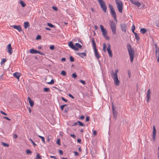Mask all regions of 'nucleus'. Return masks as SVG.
I'll return each instance as SVG.
<instances>
[{"instance_id":"c03bdc74","label":"nucleus","mask_w":159,"mask_h":159,"mask_svg":"<svg viewBox=\"0 0 159 159\" xmlns=\"http://www.w3.org/2000/svg\"><path fill=\"white\" fill-rule=\"evenodd\" d=\"M55 48V47L53 45L50 46V50H53Z\"/></svg>"},{"instance_id":"052dcab7","label":"nucleus","mask_w":159,"mask_h":159,"mask_svg":"<svg viewBox=\"0 0 159 159\" xmlns=\"http://www.w3.org/2000/svg\"><path fill=\"white\" fill-rule=\"evenodd\" d=\"M70 136L72 137L74 139H75L76 138V136L74 134H70Z\"/></svg>"},{"instance_id":"f257e3e1","label":"nucleus","mask_w":159,"mask_h":159,"mask_svg":"<svg viewBox=\"0 0 159 159\" xmlns=\"http://www.w3.org/2000/svg\"><path fill=\"white\" fill-rule=\"evenodd\" d=\"M127 48L129 56L130 57V61L132 62L134 56V49L132 48L131 46L129 43L127 45Z\"/></svg>"},{"instance_id":"13d9d810","label":"nucleus","mask_w":159,"mask_h":159,"mask_svg":"<svg viewBox=\"0 0 159 159\" xmlns=\"http://www.w3.org/2000/svg\"><path fill=\"white\" fill-rule=\"evenodd\" d=\"M57 143L59 145H60V139H58L57 140Z\"/></svg>"},{"instance_id":"9b49d317","label":"nucleus","mask_w":159,"mask_h":159,"mask_svg":"<svg viewBox=\"0 0 159 159\" xmlns=\"http://www.w3.org/2000/svg\"><path fill=\"white\" fill-rule=\"evenodd\" d=\"M108 47L107 48V51L109 53V56L110 57H112V54L111 50V45L110 44L108 43Z\"/></svg>"},{"instance_id":"5fc2aeb1","label":"nucleus","mask_w":159,"mask_h":159,"mask_svg":"<svg viewBox=\"0 0 159 159\" xmlns=\"http://www.w3.org/2000/svg\"><path fill=\"white\" fill-rule=\"evenodd\" d=\"M0 112L3 115H5V116H7V114L5 112L3 111H0Z\"/></svg>"},{"instance_id":"a18cd8bd","label":"nucleus","mask_w":159,"mask_h":159,"mask_svg":"<svg viewBox=\"0 0 159 159\" xmlns=\"http://www.w3.org/2000/svg\"><path fill=\"white\" fill-rule=\"evenodd\" d=\"M49 90V89L48 88H44V91L45 92H47Z\"/></svg>"},{"instance_id":"dca6fc26","label":"nucleus","mask_w":159,"mask_h":159,"mask_svg":"<svg viewBox=\"0 0 159 159\" xmlns=\"http://www.w3.org/2000/svg\"><path fill=\"white\" fill-rule=\"evenodd\" d=\"M156 130L155 126L153 127V131L152 134V138L154 140L156 138Z\"/></svg>"},{"instance_id":"423d86ee","label":"nucleus","mask_w":159,"mask_h":159,"mask_svg":"<svg viewBox=\"0 0 159 159\" xmlns=\"http://www.w3.org/2000/svg\"><path fill=\"white\" fill-rule=\"evenodd\" d=\"M109 25L113 33L116 34V27L115 23L112 21L110 22Z\"/></svg>"},{"instance_id":"79ce46f5","label":"nucleus","mask_w":159,"mask_h":159,"mask_svg":"<svg viewBox=\"0 0 159 159\" xmlns=\"http://www.w3.org/2000/svg\"><path fill=\"white\" fill-rule=\"evenodd\" d=\"M30 140L31 141V143L33 144L34 146H35L36 145V144L31 139H30Z\"/></svg>"},{"instance_id":"e2e57ef3","label":"nucleus","mask_w":159,"mask_h":159,"mask_svg":"<svg viewBox=\"0 0 159 159\" xmlns=\"http://www.w3.org/2000/svg\"><path fill=\"white\" fill-rule=\"evenodd\" d=\"M3 118L4 119H5L8 120H11L10 118H8L7 117L4 116V117Z\"/></svg>"},{"instance_id":"f8f14e48","label":"nucleus","mask_w":159,"mask_h":159,"mask_svg":"<svg viewBox=\"0 0 159 159\" xmlns=\"http://www.w3.org/2000/svg\"><path fill=\"white\" fill-rule=\"evenodd\" d=\"M150 93H151V91L150 90V89H149L148 90V91L147 92V95H146V97L147 98V102H148L150 98Z\"/></svg>"},{"instance_id":"ddd939ff","label":"nucleus","mask_w":159,"mask_h":159,"mask_svg":"<svg viewBox=\"0 0 159 159\" xmlns=\"http://www.w3.org/2000/svg\"><path fill=\"white\" fill-rule=\"evenodd\" d=\"M121 29L122 30L125 32H126V25L125 23L121 24L120 25Z\"/></svg>"},{"instance_id":"338daca9","label":"nucleus","mask_w":159,"mask_h":159,"mask_svg":"<svg viewBox=\"0 0 159 159\" xmlns=\"http://www.w3.org/2000/svg\"><path fill=\"white\" fill-rule=\"evenodd\" d=\"M53 122L52 123H50L52 125H53L55 123V120L54 119H53Z\"/></svg>"},{"instance_id":"f704fd0d","label":"nucleus","mask_w":159,"mask_h":159,"mask_svg":"<svg viewBox=\"0 0 159 159\" xmlns=\"http://www.w3.org/2000/svg\"><path fill=\"white\" fill-rule=\"evenodd\" d=\"M70 61H71V62H72L74 61V58H73V57H72L71 56L70 57Z\"/></svg>"},{"instance_id":"4d7b16f0","label":"nucleus","mask_w":159,"mask_h":159,"mask_svg":"<svg viewBox=\"0 0 159 159\" xmlns=\"http://www.w3.org/2000/svg\"><path fill=\"white\" fill-rule=\"evenodd\" d=\"M128 74L129 77L130 78L131 76V72L129 70H128Z\"/></svg>"},{"instance_id":"2eb2a0df","label":"nucleus","mask_w":159,"mask_h":159,"mask_svg":"<svg viewBox=\"0 0 159 159\" xmlns=\"http://www.w3.org/2000/svg\"><path fill=\"white\" fill-rule=\"evenodd\" d=\"M12 27H13L14 29L17 30L18 31L20 32L22 30L21 26L20 25H13Z\"/></svg>"},{"instance_id":"7ed1b4c3","label":"nucleus","mask_w":159,"mask_h":159,"mask_svg":"<svg viewBox=\"0 0 159 159\" xmlns=\"http://www.w3.org/2000/svg\"><path fill=\"white\" fill-rule=\"evenodd\" d=\"M109 7L110 10V13L112 16L113 17L114 20L117 22L116 15L115 10L112 5L109 4L108 5Z\"/></svg>"},{"instance_id":"a211bd4d","label":"nucleus","mask_w":159,"mask_h":159,"mask_svg":"<svg viewBox=\"0 0 159 159\" xmlns=\"http://www.w3.org/2000/svg\"><path fill=\"white\" fill-rule=\"evenodd\" d=\"M95 52V56L96 58L98 60L100 57V56L98 52L97 48L94 49Z\"/></svg>"},{"instance_id":"393cba45","label":"nucleus","mask_w":159,"mask_h":159,"mask_svg":"<svg viewBox=\"0 0 159 159\" xmlns=\"http://www.w3.org/2000/svg\"><path fill=\"white\" fill-rule=\"evenodd\" d=\"M6 61L7 60L5 58L2 59L1 62V65H2L4 63L6 62Z\"/></svg>"},{"instance_id":"4468645a","label":"nucleus","mask_w":159,"mask_h":159,"mask_svg":"<svg viewBox=\"0 0 159 159\" xmlns=\"http://www.w3.org/2000/svg\"><path fill=\"white\" fill-rule=\"evenodd\" d=\"M13 76L17 78L18 81L20 80V77L21 76L20 73L18 72H16L13 74Z\"/></svg>"},{"instance_id":"6e6d98bb","label":"nucleus","mask_w":159,"mask_h":159,"mask_svg":"<svg viewBox=\"0 0 159 159\" xmlns=\"http://www.w3.org/2000/svg\"><path fill=\"white\" fill-rule=\"evenodd\" d=\"M74 153L75 154V155L76 156H78L79 155V153L76 151L74 152Z\"/></svg>"},{"instance_id":"c9c22d12","label":"nucleus","mask_w":159,"mask_h":159,"mask_svg":"<svg viewBox=\"0 0 159 159\" xmlns=\"http://www.w3.org/2000/svg\"><path fill=\"white\" fill-rule=\"evenodd\" d=\"M72 77L74 78H75L77 77V75H76L75 73H74L72 74Z\"/></svg>"},{"instance_id":"69168bd1","label":"nucleus","mask_w":159,"mask_h":159,"mask_svg":"<svg viewBox=\"0 0 159 159\" xmlns=\"http://www.w3.org/2000/svg\"><path fill=\"white\" fill-rule=\"evenodd\" d=\"M85 117L84 116H81L80 117V119L81 120H83L84 119Z\"/></svg>"},{"instance_id":"1a4fd4ad","label":"nucleus","mask_w":159,"mask_h":159,"mask_svg":"<svg viewBox=\"0 0 159 159\" xmlns=\"http://www.w3.org/2000/svg\"><path fill=\"white\" fill-rule=\"evenodd\" d=\"M156 48L155 53L156 56L157 57V61L159 62V48L157 47V45H155Z\"/></svg>"},{"instance_id":"a19ab883","label":"nucleus","mask_w":159,"mask_h":159,"mask_svg":"<svg viewBox=\"0 0 159 159\" xmlns=\"http://www.w3.org/2000/svg\"><path fill=\"white\" fill-rule=\"evenodd\" d=\"M73 49L76 51H77L79 49V48H77V47H76L75 46Z\"/></svg>"},{"instance_id":"39448f33","label":"nucleus","mask_w":159,"mask_h":159,"mask_svg":"<svg viewBox=\"0 0 159 159\" xmlns=\"http://www.w3.org/2000/svg\"><path fill=\"white\" fill-rule=\"evenodd\" d=\"M98 1L102 10L105 13L106 12L107 6L103 0H98Z\"/></svg>"},{"instance_id":"864d4df0","label":"nucleus","mask_w":159,"mask_h":159,"mask_svg":"<svg viewBox=\"0 0 159 159\" xmlns=\"http://www.w3.org/2000/svg\"><path fill=\"white\" fill-rule=\"evenodd\" d=\"M61 98L63 101L65 102H67V100L66 99H65L64 97H61Z\"/></svg>"},{"instance_id":"9d476101","label":"nucleus","mask_w":159,"mask_h":159,"mask_svg":"<svg viewBox=\"0 0 159 159\" xmlns=\"http://www.w3.org/2000/svg\"><path fill=\"white\" fill-rule=\"evenodd\" d=\"M129 1L132 3L137 6L138 7H140L141 5L140 2L138 1L134 0H129Z\"/></svg>"},{"instance_id":"bf43d9fd","label":"nucleus","mask_w":159,"mask_h":159,"mask_svg":"<svg viewBox=\"0 0 159 159\" xmlns=\"http://www.w3.org/2000/svg\"><path fill=\"white\" fill-rule=\"evenodd\" d=\"M54 81L53 79H52L50 81V84H53L54 83Z\"/></svg>"},{"instance_id":"20e7f679","label":"nucleus","mask_w":159,"mask_h":159,"mask_svg":"<svg viewBox=\"0 0 159 159\" xmlns=\"http://www.w3.org/2000/svg\"><path fill=\"white\" fill-rule=\"evenodd\" d=\"M117 8L119 12L122 13L123 10V3L120 0H115Z\"/></svg>"},{"instance_id":"c756f323","label":"nucleus","mask_w":159,"mask_h":159,"mask_svg":"<svg viewBox=\"0 0 159 159\" xmlns=\"http://www.w3.org/2000/svg\"><path fill=\"white\" fill-rule=\"evenodd\" d=\"M20 4L23 7H25V3L22 1H21L20 2Z\"/></svg>"},{"instance_id":"4c0bfd02","label":"nucleus","mask_w":159,"mask_h":159,"mask_svg":"<svg viewBox=\"0 0 159 159\" xmlns=\"http://www.w3.org/2000/svg\"><path fill=\"white\" fill-rule=\"evenodd\" d=\"M26 153L27 154H30L32 153V152L29 150H27L26 151Z\"/></svg>"},{"instance_id":"c85d7f7f","label":"nucleus","mask_w":159,"mask_h":159,"mask_svg":"<svg viewBox=\"0 0 159 159\" xmlns=\"http://www.w3.org/2000/svg\"><path fill=\"white\" fill-rule=\"evenodd\" d=\"M75 46L77 47L80 48H82V46L80 44L77 43L75 44Z\"/></svg>"},{"instance_id":"6e6552de","label":"nucleus","mask_w":159,"mask_h":159,"mask_svg":"<svg viewBox=\"0 0 159 159\" xmlns=\"http://www.w3.org/2000/svg\"><path fill=\"white\" fill-rule=\"evenodd\" d=\"M6 49L7 52L10 54H12L13 52V50L11 46V44H9L7 45Z\"/></svg>"},{"instance_id":"3c124183","label":"nucleus","mask_w":159,"mask_h":159,"mask_svg":"<svg viewBox=\"0 0 159 159\" xmlns=\"http://www.w3.org/2000/svg\"><path fill=\"white\" fill-rule=\"evenodd\" d=\"M50 28H55L56 26L53 25H52V24L50 23Z\"/></svg>"},{"instance_id":"473e14b6","label":"nucleus","mask_w":159,"mask_h":159,"mask_svg":"<svg viewBox=\"0 0 159 159\" xmlns=\"http://www.w3.org/2000/svg\"><path fill=\"white\" fill-rule=\"evenodd\" d=\"M2 144L4 147H8L9 146L8 144L4 143V142H2Z\"/></svg>"},{"instance_id":"4be33fe9","label":"nucleus","mask_w":159,"mask_h":159,"mask_svg":"<svg viewBox=\"0 0 159 159\" xmlns=\"http://www.w3.org/2000/svg\"><path fill=\"white\" fill-rule=\"evenodd\" d=\"M30 53L34 54L37 53V50L34 49H31L30 50Z\"/></svg>"},{"instance_id":"58836bf2","label":"nucleus","mask_w":159,"mask_h":159,"mask_svg":"<svg viewBox=\"0 0 159 159\" xmlns=\"http://www.w3.org/2000/svg\"><path fill=\"white\" fill-rule=\"evenodd\" d=\"M52 8L55 11H57L58 10L57 7L55 6L52 7Z\"/></svg>"},{"instance_id":"0eeeda50","label":"nucleus","mask_w":159,"mask_h":159,"mask_svg":"<svg viewBox=\"0 0 159 159\" xmlns=\"http://www.w3.org/2000/svg\"><path fill=\"white\" fill-rule=\"evenodd\" d=\"M100 28L101 31L102 32L103 36L106 39L109 40V37L107 35V32L106 29L103 27V26L102 25H100Z\"/></svg>"},{"instance_id":"a878e982","label":"nucleus","mask_w":159,"mask_h":159,"mask_svg":"<svg viewBox=\"0 0 159 159\" xmlns=\"http://www.w3.org/2000/svg\"><path fill=\"white\" fill-rule=\"evenodd\" d=\"M103 50L104 52H106V48H107V45L105 43H104L103 44Z\"/></svg>"},{"instance_id":"f3484780","label":"nucleus","mask_w":159,"mask_h":159,"mask_svg":"<svg viewBox=\"0 0 159 159\" xmlns=\"http://www.w3.org/2000/svg\"><path fill=\"white\" fill-rule=\"evenodd\" d=\"M86 52V50H85V52H82V53H80V52H77V54L79 55V56H80L81 58H83L84 56L86 57V54L85 52Z\"/></svg>"},{"instance_id":"e433bc0d","label":"nucleus","mask_w":159,"mask_h":159,"mask_svg":"<svg viewBox=\"0 0 159 159\" xmlns=\"http://www.w3.org/2000/svg\"><path fill=\"white\" fill-rule=\"evenodd\" d=\"M67 105L66 104H64V105H61V109L62 110H63L64 109V108Z\"/></svg>"},{"instance_id":"ea45409f","label":"nucleus","mask_w":159,"mask_h":159,"mask_svg":"<svg viewBox=\"0 0 159 159\" xmlns=\"http://www.w3.org/2000/svg\"><path fill=\"white\" fill-rule=\"evenodd\" d=\"M90 120V118L89 116H86V121L87 122H88Z\"/></svg>"},{"instance_id":"bb28decb","label":"nucleus","mask_w":159,"mask_h":159,"mask_svg":"<svg viewBox=\"0 0 159 159\" xmlns=\"http://www.w3.org/2000/svg\"><path fill=\"white\" fill-rule=\"evenodd\" d=\"M35 159H42L41 156L39 155V153H37V154Z\"/></svg>"},{"instance_id":"72a5a7b5","label":"nucleus","mask_w":159,"mask_h":159,"mask_svg":"<svg viewBox=\"0 0 159 159\" xmlns=\"http://www.w3.org/2000/svg\"><path fill=\"white\" fill-rule=\"evenodd\" d=\"M61 74L64 76H65L66 75V73L65 71L63 70L61 71Z\"/></svg>"},{"instance_id":"0e129e2a","label":"nucleus","mask_w":159,"mask_h":159,"mask_svg":"<svg viewBox=\"0 0 159 159\" xmlns=\"http://www.w3.org/2000/svg\"><path fill=\"white\" fill-rule=\"evenodd\" d=\"M66 60V58L65 57L62 58L61 59V61H65Z\"/></svg>"},{"instance_id":"2f4dec72","label":"nucleus","mask_w":159,"mask_h":159,"mask_svg":"<svg viewBox=\"0 0 159 159\" xmlns=\"http://www.w3.org/2000/svg\"><path fill=\"white\" fill-rule=\"evenodd\" d=\"M135 26L134 25H133L131 27V30L133 33H134V30H135Z\"/></svg>"},{"instance_id":"774afa93","label":"nucleus","mask_w":159,"mask_h":159,"mask_svg":"<svg viewBox=\"0 0 159 159\" xmlns=\"http://www.w3.org/2000/svg\"><path fill=\"white\" fill-rule=\"evenodd\" d=\"M37 53H39L40 54H41V55H43V52H41L39 51H37Z\"/></svg>"},{"instance_id":"603ef678","label":"nucleus","mask_w":159,"mask_h":159,"mask_svg":"<svg viewBox=\"0 0 159 159\" xmlns=\"http://www.w3.org/2000/svg\"><path fill=\"white\" fill-rule=\"evenodd\" d=\"M93 133L94 135H96L97 134V132L96 130L93 131Z\"/></svg>"},{"instance_id":"8fccbe9b","label":"nucleus","mask_w":159,"mask_h":159,"mask_svg":"<svg viewBox=\"0 0 159 159\" xmlns=\"http://www.w3.org/2000/svg\"><path fill=\"white\" fill-rule=\"evenodd\" d=\"M68 96L70 97L71 98H72V99H74V97L72 95H71V94H68Z\"/></svg>"},{"instance_id":"680f3d73","label":"nucleus","mask_w":159,"mask_h":159,"mask_svg":"<svg viewBox=\"0 0 159 159\" xmlns=\"http://www.w3.org/2000/svg\"><path fill=\"white\" fill-rule=\"evenodd\" d=\"M113 115H115V114L117 115V111H116L115 110V111H113Z\"/></svg>"},{"instance_id":"412c9836","label":"nucleus","mask_w":159,"mask_h":159,"mask_svg":"<svg viewBox=\"0 0 159 159\" xmlns=\"http://www.w3.org/2000/svg\"><path fill=\"white\" fill-rule=\"evenodd\" d=\"M30 26L29 23L28 22H25L24 23V27L26 29Z\"/></svg>"},{"instance_id":"de8ad7c7","label":"nucleus","mask_w":159,"mask_h":159,"mask_svg":"<svg viewBox=\"0 0 159 159\" xmlns=\"http://www.w3.org/2000/svg\"><path fill=\"white\" fill-rule=\"evenodd\" d=\"M80 81L83 84H85V81H84L83 80H80Z\"/></svg>"},{"instance_id":"aec40b11","label":"nucleus","mask_w":159,"mask_h":159,"mask_svg":"<svg viewBox=\"0 0 159 159\" xmlns=\"http://www.w3.org/2000/svg\"><path fill=\"white\" fill-rule=\"evenodd\" d=\"M91 41H92V45L93 47V49H94L97 48L96 46V44L95 43L94 39L92 38V39Z\"/></svg>"},{"instance_id":"b1692460","label":"nucleus","mask_w":159,"mask_h":159,"mask_svg":"<svg viewBox=\"0 0 159 159\" xmlns=\"http://www.w3.org/2000/svg\"><path fill=\"white\" fill-rule=\"evenodd\" d=\"M68 46H69V47H70V48H71L72 49L75 46V45H74L73 44V43L71 41L69 43Z\"/></svg>"},{"instance_id":"7c9ffc66","label":"nucleus","mask_w":159,"mask_h":159,"mask_svg":"<svg viewBox=\"0 0 159 159\" xmlns=\"http://www.w3.org/2000/svg\"><path fill=\"white\" fill-rule=\"evenodd\" d=\"M38 137H39L41 139H42V141H43V142L44 143H45V139H44V137H43L41 136L40 135H38Z\"/></svg>"},{"instance_id":"5701e85b","label":"nucleus","mask_w":159,"mask_h":159,"mask_svg":"<svg viewBox=\"0 0 159 159\" xmlns=\"http://www.w3.org/2000/svg\"><path fill=\"white\" fill-rule=\"evenodd\" d=\"M140 32L142 34H144L147 32V30L145 28H141L140 29Z\"/></svg>"},{"instance_id":"37998d69","label":"nucleus","mask_w":159,"mask_h":159,"mask_svg":"<svg viewBox=\"0 0 159 159\" xmlns=\"http://www.w3.org/2000/svg\"><path fill=\"white\" fill-rule=\"evenodd\" d=\"M135 38L137 41H138L139 39H140V37L138 35L136 36L135 37Z\"/></svg>"},{"instance_id":"f03ea898","label":"nucleus","mask_w":159,"mask_h":159,"mask_svg":"<svg viewBox=\"0 0 159 159\" xmlns=\"http://www.w3.org/2000/svg\"><path fill=\"white\" fill-rule=\"evenodd\" d=\"M118 71V70H116L115 73L113 71H112L111 72V75H112V78L113 79L114 83L116 86H118L119 85L120 82L118 79L117 76V73Z\"/></svg>"},{"instance_id":"cd10ccee","label":"nucleus","mask_w":159,"mask_h":159,"mask_svg":"<svg viewBox=\"0 0 159 159\" xmlns=\"http://www.w3.org/2000/svg\"><path fill=\"white\" fill-rule=\"evenodd\" d=\"M78 123L79 124V125L80 126H85V125L82 123V122L80 121H78Z\"/></svg>"},{"instance_id":"49530a36","label":"nucleus","mask_w":159,"mask_h":159,"mask_svg":"<svg viewBox=\"0 0 159 159\" xmlns=\"http://www.w3.org/2000/svg\"><path fill=\"white\" fill-rule=\"evenodd\" d=\"M59 153L60 155H63V151L61 150H59Z\"/></svg>"},{"instance_id":"09e8293b","label":"nucleus","mask_w":159,"mask_h":159,"mask_svg":"<svg viewBox=\"0 0 159 159\" xmlns=\"http://www.w3.org/2000/svg\"><path fill=\"white\" fill-rule=\"evenodd\" d=\"M41 38V36L40 35H38L36 37L37 39H40Z\"/></svg>"},{"instance_id":"6ab92c4d","label":"nucleus","mask_w":159,"mask_h":159,"mask_svg":"<svg viewBox=\"0 0 159 159\" xmlns=\"http://www.w3.org/2000/svg\"><path fill=\"white\" fill-rule=\"evenodd\" d=\"M28 99L29 101L30 106H31V107H33L34 104V101L33 100H31L30 97H28Z\"/></svg>"}]
</instances>
